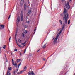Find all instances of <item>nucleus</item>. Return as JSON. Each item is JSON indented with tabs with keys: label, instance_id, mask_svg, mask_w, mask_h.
<instances>
[{
	"label": "nucleus",
	"instance_id": "1",
	"mask_svg": "<svg viewBox=\"0 0 75 75\" xmlns=\"http://www.w3.org/2000/svg\"><path fill=\"white\" fill-rule=\"evenodd\" d=\"M63 14H64L63 20L64 21L65 24H67V20L68 19L69 15L67 13V9L65 8V6H64V11Z\"/></svg>",
	"mask_w": 75,
	"mask_h": 75
},
{
	"label": "nucleus",
	"instance_id": "2",
	"mask_svg": "<svg viewBox=\"0 0 75 75\" xmlns=\"http://www.w3.org/2000/svg\"><path fill=\"white\" fill-rule=\"evenodd\" d=\"M65 5L67 10L70 8V5H69V2H67V3L65 2Z\"/></svg>",
	"mask_w": 75,
	"mask_h": 75
},
{
	"label": "nucleus",
	"instance_id": "3",
	"mask_svg": "<svg viewBox=\"0 0 75 75\" xmlns=\"http://www.w3.org/2000/svg\"><path fill=\"white\" fill-rule=\"evenodd\" d=\"M64 30V29H62L60 30V32L57 34V37H58L60 35V34H61V32L62 31V30Z\"/></svg>",
	"mask_w": 75,
	"mask_h": 75
},
{
	"label": "nucleus",
	"instance_id": "4",
	"mask_svg": "<svg viewBox=\"0 0 75 75\" xmlns=\"http://www.w3.org/2000/svg\"><path fill=\"white\" fill-rule=\"evenodd\" d=\"M64 30V29H62L60 30V32L57 34V37H58L60 35V34H61V32L62 31V30Z\"/></svg>",
	"mask_w": 75,
	"mask_h": 75
},
{
	"label": "nucleus",
	"instance_id": "5",
	"mask_svg": "<svg viewBox=\"0 0 75 75\" xmlns=\"http://www.w3.org/2000/svg\"><path fill=\"white\" fill-rule=\"evenodd\" d=\"M64 30V29H62L60 30V32L57 34V37H58L60 35V34H61V32L62 31V30Z\"/></svg>",
	"mask_w": 75,
	"mask_h": 75
},
{
	"label": "nucleus",
	"instance_id": "6",
	"mask_svg": "<svg viewBox=\"0 0 75 75\" xmlns=\"http://www.w3.org/2000/svg\"><path fill=\"white\" fill-rule=\"evenodd\" d=\"M64 30V29H62L60 30V32L57 34V37H58L60 35V34H61V32L62 31V30Z\"/></svg>",
	"mask_w": 75,
	"mask_h": 75
},
{
	"label": "nucleus",
	"instance_id": "7",
	"mask_svg": "<svg viewBox=\"0 0 75 75\" xmlns=\"http://www.w3.org/2000/svg\"><path fill=\"white\" fill-rule=\"evenodd\" d=\"M18 30H16V32L15 33V40L16 42H17V34Z\"/></svg>",
	"mask_w": 75,
	"mask_h": 75
},
{
	"label": "nucleus",
	"instance_id": "8",
	"mask_svg": "<svg viewBox=\"0 0 75 75\" xmlns=\"http://www.w3.org/2000/svg\"><path fill=\"white\" fill-rule=\"evenodd\" d=\"M20 18L18 17L17 18V19L16 21V23L17 24H18V23H20Z\"/></svg>",
	"mask_w": 75,
	"mask_h": 75
},
{
	"label": "nucleus",
	"instance_id": "9",
	"mask_svg": "<svg viewBox=\"0 0 75 75\" xmlns=\"http://www.w3.org/2000/svg\"><path fill=\"white\" fill-rule=\"evenodd\" d=\"M58 37H56L54 41V43H57V40H58Z\"/></svg>",
	"mask_w": 75,
	"mask_h": 75
},
{
	"label": "nucleus",
	"instance_id": "10",
	"mask_svg": "<svg viewBox=\"0 0 75 75\" xmlns=\"http://www.w3.org/2000/svg\"><path fill=\"white\" fill-rule=\"evenodd\" d=\"M3 28H4V25H0V29H3Z\"/></svg>",
	"mask_w": 75,
	"mask_h": 75
},
{
	"label": "nucleus",
	"instance_id": "11",
	"mask_svg": "<svg viewBox=\"0 0 75 75\" xmlns=\"http://www.w3.org/2000/svg\"><path fill=\"white\" fill-rule=\"evenodd\" d=\"M26 33H27V32H23L22 33V37H24V36L25 35Z\"/></svg>",
	"mask_w": 75,
	"mask_h": 75
},
{
	"label": "nucleus",
	"instance_id": "12",
	"mask_svg": "<svg viewBox=\"0 0 75 75\" xmlns=\"http://www.w3.org/2000/svg\"><path fill=\"white\" fill-rule=\"evenodd\" d=\"M24 4V0H21V5H22Z\"/></svg>",
	"mask_w": 75,
	"mask_h": 75
},
{
	"label": "nucleus",
	"instance_id": "13",
	"mask_svg": "<svg viewBox=\"0 0 75 75\" xmlns=\"http://www.w3.org/2000/svg\"><path fill=\"white\" fill-rule=\"evenodd\" d=\"M21 21H23V15H21Z\"/></svg>",
	"mask_w": 75,
	"mask_h": 75
},
{
	"label": "nucleus",
	"instance_id": "14",
	"mask_svg": "<svg viewBox=\"0 0 75 75\" xmlns=\"http://www.w3.org/2000/svg\"><path fill=\"white\" fill-rule=\"evenodd\" d=\"M26 8H27V5H26V4H24V10L25 11L26 10Z\"/></svg>",
	"mask_w": 75,
	"mask_h": 75
},
{
	"label": "nucleus",
	"instance_id": "15",
	"mask_svg": "<svg viewBox=\"0 0 75 75\" xmlns=\"http://www.w3.org/2000/svg\"><path fill=\"white\" fill-rule=\"evenodd\" d=\"M65 23H64L63 24V26L62 27V29L63 30H64V28H65Z\"/></svg>",
	"mask_w": 75,
	"mask_h": 75
},
{
	"label": "nucleus",
	"instance_id": "16",
	"mask_svg": "<svg viewBox=\"0 0 75 75\" xmlns=\"http://www.w3.org/2000/svg\"><path fill=\"white\" fill-rule=\"evenodd\" d=\"M46 45L47 44H45L42 47H43L42 48L43 49L45 48V47H46L45 45Z\"/></svg>",
	"mask_w": 75,
	"mask_h": 75
},
{
	"label": "nucleus",
	"instance_id": "17",
	"mask_svg": "<svg viewBox=\"0 0 75 75\" xmlns=\"http://www.w3.org/2000/svg\"><path fill=\"white\" fill-rule=\"evenodd\" d=\"M27 69V66H25L24 67V68L23 69V71H25V69Z\"/></svg>",
	"mask_w": 75,
	"mask_h": 75
},
{
	"label": "nucleus",
	"instance_id": "18",
	"mask_svg": "<svg viewBox=\"0 0 75 75\" xmlns=\"http://www.w3.org/2000/svg\"><path fill=\"white\" fill-rule=\"evenodd\" d=\"M17 44L18 45L19 47L20 48H22V46L18 45V43L17 42H16Z\"/></svg>",
	"mask_w": 75,
	"mask_h": 75
},
{
	"label": "nucleus",
	"instance_id": "19",
	"mask_svg": "<svg viewBox=\"0 0 75 75\" xmlns=\"http://www.w3.org/2000/svg\"><path fill=\"white\" fill-rule=\"evenodd\" d=\"M7 73V74L6 75H10V71H8Z\"/></svg>",
	"mask_w": 75,
	"mask_h": 75
},
{
	"label": "nucleus",
	"instance_id": "20",
	"mask_svg": "<svg viewBox=\"0 0 75 75\" xmlns=\"http://www.w3.org/2000/svg\"><path fill=\"white\" fill-rule=\"evenodd\" d=\"M13 65L16 68H17V63H15V64Z\"/></svg>",
	"mask_w": 75,
	"mask_h": 75
},
{
	"label": "nucleus",
	"instance_id": "21",
	"mask_svg": "<svg viewBox=\"0 0 75 75\" xmlns=\"http://www.w3.org/2000/svg\"><path fill=\"white\" fill-rule=\"evenodd\" d=\"M21 61V60L20 59H17V62H20Z\"/></svg>",
	"mask_w": 75,
	"mask_h": 75
},
{
	"label": "nucleus",
	"instance_id": "22",
	"mask_svg": "<svg viewBox=\"0 0 75 75\" xmlns=\"http://www.w3.org/2000/svg\"><path fill=\"white\" fill-rule=\"evenodd\" d=\"M12 69V68L11 67H10V68H9L8 69V70H9V71H11Z\"/></svg>",
	"mask_w": 75,
	"mask_h": 75
},
{
	"label": "nucleus",
	"instance_id": "23",
	"mask_svg": "<svg viewBox=\"0 0 75 75\" xmlns=\"http://www.w3.org/2000/svg\"><path fill=\"white\" fill-rule=\"evenodd\" d=\"M6 45L3 46V49H5V48H6Z\"/></svg>",
	"mask_w": 75,
	"mask_h": 75
},
{
	"label": "nucleus",
	"instance_id": "24",
	"mask_svg": "<svg viewBox=\"0 0 75 75\" xmlns=\"http://www.w3.org/2000/svg\"><path fill=\"white\" fill-rule=\"evenodd\" d=\"M26 42H27V41H25V42L24 43H22L21 44L22 45H24V44H25Z\"/></svg>",
	"mask_w": 75,
	"mask_h": 75
},
{
	"label": "nucleus",
	"instance_id": "25",
	"mask_svg": "<svg viewBox=\"0 0 75 75\" xmlns=\"http://www.w3.org/2000/svg\"><path fill=\"white\" fill-rule=\"evenodd\" d=\"M31 11H32L31 10H30V11H28V14H30L31 13Z\"/></svg>",
	"mask_w": 75,
	"mask_h": 75
},
{
	"label": "nucleus",
	"instance_id": "26",
	"mask_svg": "<svg viewBox=\"0 0 75 75\" xmlns=\"http://www.w3.org/2000/svg\"><path fill=\"white\" fill-rule=\"evenodd\" d=\"M59 22L61 25H62V21H61V20H59Z\"/></svg>",
	"mask_w": 75,
	"mask_h": 75
},
{
	"label": "nucleus",
	"instance_id": "27",
	"mask_svg": "<svg viewBox=\"0 0 75 75\" xmlns=\"http://www.w3.org/2000/svg\"><path fill=\"white\" fill-rule=\"evenodd\" d=\"M31 74L32 75H35V74L33 71H31Z\"/></svg>",
	"mask_w": 75,
	"mask_h": 75
},
{
	"label": "nucleus",
	"instance_id": "28",
	"mask_svg": "<svg viewBox=\"0 0 75 75\" xmlns=\"http://www.w3.org/2000/svg\"><path fill=\"white\" fill-rule=\"evenodd\" d=\"M18 42H19V43H21V40L20 39H18Z\"/></svg>",
	"mask_w": 75,
	"mask_h": 75
},
{
	"label": "nucleus",
	"instance_id": "29",
	"mask_svg": "<svg viewBox=\"0 0 75 75\" xmlns=\"http://www.w3.org/2000/svg\"><path fill=\"white\" fill-rule=\"evenodd\" d=\"M70 23H71V22L70 21V20H69L68 21V24H70Z\"/></svg>",
	"mask_w": 75,
	"mask_h": 75
},
{
	"label": "nucleus",
	"instance_id": "30",
	"mask_svg": "<svg viewBox=\"0 0 75 75\" xmlns=\"http://www.w3.org/2000/svg\"><path fill=\"white\" fill-rule=\"evenodd\" d=\"M28 75H32V74H31V73L30 72H28Z\"/></svg>",
	"mask_w": 75,
	"mask_h": 75
},
{
	"label": "nucleus",
	"instance_id": "31",
	"mask_svg": "<svg viewBox=\"0 0 75 75\" xmlns=\"http://www.w3.org/2000/svg\"><path fill=\"white\" fill-rule=\"evenodd\" d=\"M21 62L20 63V64L18 65V68H19V67H20V65H21Z\"/></svg>",
	"mask_w": 75,
	"mask_h": 75
},
{
	"label": "nucleus",
	"instance_id": "32",
	"mask_svg": "<svg viewBox=\"0 0 75 75\" xmlns=\"http://www.w3.org/2000/svg\"><path fill=\"white\" fill-rule=\"evenodd\" d=\"M22 72H23V71H20V73H18H18L17 74H18V75H19V74H21V73H22Z\"/></svg>",
	"mask_w": 75,
	"mask_h": 75
},
{
	"label": "nucleus",
	"instance_id": "33",
	"mask_svg": "<svg viewBox=\"0 0 75 75\" xmlns=\"http://www.w3.org/2000/svg\"><path fill=\"white\" fill-rule=\"evenodd\" d=\"M1 47H0V53H1Z\"/></svg>",
	"mask_w": 75,
	"mask_h": 75
},
{
	"label": "nucleus",
	"instance_id": "34",
	"mask_svg": "<svg viewBox=\"0 0 75 75\" xmlns=\"http://www.w3.org/2000/svg\"><path fill=\"white\" fill-rule=\"evenodd\" d=\"M61 30V28H58L57 29V31H59V30Z\"/></svg>",
	"mask_w": 75,
	"mask_h": 75
},
{
	"label": "nucleus",
	"instance_id": "35",
	"mask_svg": "<svg viewBox=\"0 0 75 75\" xmlns=\"http://www.w3.org/2000/svg\"><path fill=\"white\" fill-rule=\"evenodd\" d=\"M29 21H26V23L27 24H29Z\"/></svg>",
	"mask_w": 75,
	"mask_h": 75
},
{
	"label": "nucleus",
	"instance_id": "36",
	"mask_svg": "<svg viewBox=\"0 0 75 75\" xmlns=\"http://www.w3.org/2000/svg\"><path fill=\"white\" fill-rule=\"evenodd\" d=\"M14 51H17V49H15L14 50Z\"/></svg>",
	"mask_w": 75,
	"mask_h": 75
},
{
	"label": "nucleus",
	"instance_id": "37",
	"mask_svg": "<svg viewBox=\"0 0 75 75\" xmlns=\"http://www.w3.org/2000/svg\"><path fill=\"white\" fill-rule=\"evenodd\" d=\"M36 28H37L35 27V30H34V33H35V31H36Z\"/></svg>",
	"mask_w": 75,
	"mask_h": 75
},
{
	"label": "nucleus",
	"instance_id": "38",
	"mask_svg": "<svg viewBox=\"0 0 75 75\" xmlns=\"http://www.w3.org/2000/svg\"><path fill=\"white\" fill-rule=\"evenodd\" d=\"M18 71V69H16L15 70V72H17Z\"/></svg>",
	"mask_w": 75,
	"mask_h": 75
},
{
	"label": "nucleus",
	"instance_id": "39",
	"mask_svg": "<svg viewBox=\"0 0 75 75\" xmlns=\"http://www.w3.org/2000/svg\"><path fill=\"white\" fill-rule=\"evenodd\" d=\"M25 52H26V49H25V51L24 52V53H25Z\"/></svg>",
	"mask_w": 75,
	"mask_h": 75
},
{
	"label": "nucleus",
	"instance_id": "40",
	"mask_svg": "<svg viewBox=\"0 0 75 75\" xmlns=\"http://www.w3.org/2000/svg\"><path fill=\"white\" fill-rule=\"evenodd\" d=\"M10 16H11V15H10L8 17V19H9L10 18Z\"/></svg>",
	"mask_w": 75,
	"mask_h": 75
},
{
	"label": "nucleus",
	"instance_id": "41",
	"mask_svg": "<svg viewBox=\"0 0 75 75\" xmlns=\"http://www.w3.org/2000/svg\"><path fill=\"white\" fill-rule=\"evenodd\" d=\"M12 64H13V65H14L15 64V63L14 64V62H12Z\"/></svg>",
	"mask_w": 75,
	"mask_h": 75
},
{
	"label": "nucleus",
	"instance_id": "42",
	"mask_svg": "<svg viewBox=\"0 0 75 75\" xmlns=\"http://www.w3.org/2000/svg\"><path fill=\"white\" fill-rule=\"evenodd\" d=\"M12 62H14V60L13 59H12Z\"/></svg>",
	"mask_w": 75,
	"mask_h": 75
},
{
	"label": "nucleus",
	"instance_id": "43",
	"mask_svg": "<svg viewBox=\"0 0 75 75\" xmlns=\"http://www.w3.org/2000/svg\"><path fill=\"white\" fill-rule=\"evenodd\" d=\"M53 39L52 40H54V38H55V37H54V36H53L52 37Z\"/></svg>",
	"mask_w": 75,
	"mask_h": 75
},
{
	"label": "nucleus",
	"instance_id": "44",
	"mask_svg": "<svg viewBox=\"0 0 75 75\" xmlns=\"http://www.w3.org/2000/svg\"><path fill=\"white\" fill-rule=\"evenodd\" d=\"M43 61H45V58H44L43 59Z\"/></svg>",
	"mask_w": 75,
	"mask_h": 75
},
{
	"label": "nucleus",
	"instance_id": "45",
	"mask_svg": "<svg viewBox=\"0 0 75 75\" xmlns=\"http://www.w3.org/2000/svg\"><path fill=\"white\" fill-rule=\"evenodd\" d=\"M16 72L15 71L13 73V74L14 75H15V74H16V73H15Z\"/></svg>",
	"mask_w": 75,
	"mask_h": 75
},
{
	"label": "nucleus",
	"instance_id": "46",
	"mask_svg": "<svg viewBox=\"0 0 75 75\" xmlns=\"http://www.w3.org/2000/svg\"><path fill=\"white\" fill-rule=\"evenodd\" d=\"M10 38H11V37H10L9 39V41H10Z\"/></svg>",
	"mask_w": 75,
	"mask_h": 75
},
{
	"label": "nucleus",
	"instance_id": "47",
	"mask_svg": "<svg viewBox=\"0 0 75 75\" xmlns=\"http://www.w3.org/2000/svg\"><path fill=\"white\" fill-rule=\"evenodd\" d=\"M20 55H21V53H20Z\"/></svg>",
	"mask_w": 75,
	"mask_h": 75
},
{
	"label": "nucleus",
	"instance_id": "48",
	"mask_svg": "<svg viewBox=\"0 0 75 75\" xmlns=\"http://www.w3.org/2000/svg\"><path fill=\"white\" fill-rule=\"evenodd\" d=\"M40 50V49L38 50V51H37V52H38V51Z\"/></svg>",
	"mask_w": 75,
	"mask_h": 75
},
{
	"label": "nucleus",
	"instance_id": "49",
	"mask_svg": "<svg viewBox=\"0 0 75 75\" xmlns=\"http://www.w3.org/2000/svg\"><path fill=\"white\" fill-rule=\"evenodd\" d=\"M11 55H13V53H11Z\"/></svg>",
	"mask_w": 75,
	"mask_h": 75
},
{
	"label": "nucleus",
	"instance_id": "50",
	"mask_svg": "<svg viewBox=\"0 0 75 75\" xmlns=\"http://www.w3.org/2000/svg\"><path fill=\"white\" fill-rule=\"evenodd\" d=\"M62 14H60V16H62Z\"/></svg>",
	"mask_w": 75,
	"mask_h": 75
},
{
	"label": "nucleus",
	"instance_id": "51",
	"mask_svg": "<svg viewBox=\"0 0 75 75\" xmlns=\"http://www.w3.org/2000/svg\"><path fill=\"white\" fill-rule=\"evenodd\" d=\"M25 46V45H24V46Z\"/></svg>",
	"mask_w": 75,
	"mask_h": 75
},
{
	"label": "nucleus",
	"instance_id": "52",
	"mask_svg": "<svg viewBox=\"0 0 75 75\" xmlns=\"http://www.w3.org/2000/svg\"><path fill=\"white\" fill-rule=\"evenodd\" d=\"M74 75H75V73H74Z\"/></svg>",
	"mask_w": 75,
	"mask_h": 75
},
{
	"label": "nucleus",
	"instance_id": "53",
	"mask_svg": "<svg viewBox=\"0 0 75 75\" xmlns=\"http://www.w3.org/2000/svg\"><path fill=\"white\" fill-rule=\"evenodd\" d=\"M25 26H26V27H27V25H25Z\"/></svg>",
	"mask_w": 75,
	"mask_h": 75
},
{
	"label": "nucleus",
	"instance_id": "54",
	"mask_svg": "<svg viewBox=\"0 0 75 75\" xmlns=\"http://www.w3.org/2000/svg\"><path fill=\"white\" fill-rule=\"evenodd\" d=\"M70 1H71V0H69Z\"/></svg>",
	"mask_w": 75,
	"mask_h": 75
},
{
	"label": "nucleus",
	"instance_id": "55",
	"mask_svg": "<svg viewBox=\"0 0 75 75\" xmlns=\"http://www.w3.org/2000/svg\"><path fill=\"white\" fill-rule=\"evenodd\" d=\"M63 0V1H64V0Z\"/></svg>",
	"mask_w": 75,
	"mask_h": 75
}]
</instances>
